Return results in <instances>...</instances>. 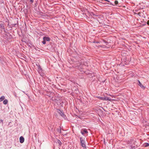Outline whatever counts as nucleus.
I'll list each match as a JSON object with an SVG mask.
<instances>
[{
	"instance_id": "nucleus-1",
	"label": "nucleus",
	"mask_w": 149,
	"mask_h": 149,
	"mask_svg": "<svg viewBox=\"0 0 149 149\" xmlns=\"http://www.w3.org/2000/svg\"><path fill=\"white\" fill-rule=\"evenodd\" d=\"M57 112L64 119L66 118V117L65 115L64 114L63 111H61L58 109H56Z\"/></svg>"
},
{
	"instance_id": "nucleus-2",
	"label": "nucleus",
	"mask_w": 149,
	"mask_h": 149,
	"mask_svg": "<svg viewBox=\"0 0 149 149\" xmlns=\"http://www.w3.org/2000/svg\"><path fill=\"white\" fill-rule=\"evenodd\" d=\"M80 143L81 144V146L85 148H86V145L85 143V141L83 140L82 137H81L80 138Z\"/></svg>"
},
{
	"instance_id": "nucleus-3",
	"label": "nucleus",
	"mask_w": 149,
	"mask_h": 149,
	"mask_svg": "<svg viewBox=\"0 0 149 149\" xmlns=\"http://www.w3.org/2000/svg\"><path fill=\"white\" fill-rule=\"evenodd\" d=\"M38 69L37 70V71L39 74H40L42 71V69L41 68L40 65H39L38 66Z\"/></svg>"
},
{
	"instance_id": "nucleus-4",
	"label": "nucleus",
	"mask_w": 149,
	"mask_h": 149,
	"mask_svg": "<svg viewBox=\"0 0 149 149\" xmlns=\"http://www.w3.org/2000/svg\"><path fill=\"white\" fill-rule=\"evenodd\" d=\"M50 40V38L48 37L44 36L43 37V40H45L46 41H49Z\"/></svg>"
},
{
	"instance_id": "nucleus-5",
	"label": "nucleus",
	"mask_w": 149,
	"mask_h": 149,
	"mask_svg": "<svg viewBox=\"0 0 149 149\" xmlns=\"http://www.w3.org/2000/svg\"><path fill=\"white\" fill-rule=\"evenodd\" d=\"M138 82L139 83L138 85L139 86L142 88L144 89L145 88V87L143 86L142 84L141 83L140 81L139 80H138Z\"/></svg>"
},
{
	"instance_id": "nucleus-6",
	"label": "nucleus",
	"mask_w": 149,
	"mask_h": 149,
	"mask_svg": "<svg viewBox=\"0 0 149 149\" xmlns=\"http://www.w3.org/2000/svg\"><path fill=\"white\" fill-rule=\"evenodd\" d=\"M24 138L23 137L21 136L20 137L19 141H20V143H23L24 141Z\"/></svg>"
},
{
	"instance_id": "nucleus-7",
	"label": "nucleus",
	"mask_w": 149,
	"mask_h": 149,
	"mask_svg": "<svg viewBox=\"0 0 149 149\" xmlns=\"http://www.w3.org/2000/svg\"><path fill=\"white\" fill-rule=\"evenodd\" d=\"M88 132L87 131L86 129H84L83 130L81 131V133L82 135H84L85 133H87Z\"/></svg>"
},
{
	"instance_id": "nucleus-8",
	"label": "nucleus",
	"mask_w": 149,
	"mask_h": 149,
	"mask_svg": "<svg viewBox=\"0 0 149 149\" xmlns=\"http://www.w3.org/2000/svg\"><path fill=\"white\" fill-rule=\"evenodd\" d=\"M0 28L1 29H4V24L3 23H1L0 24Z\"/></svg>"
},
{
	"instance_id": "nucleus-9",
	"label": "nucleus",
	"mask_w": 149,
	"mask_h": 149,
	"mask_svg": "<svg viewBox=\"0 0 149 149\" xmlns=\"http://www.w3.org/2000/svg\"><path fill=\"white\" fill-rule=\"evenodd\" d=\"M79 63L80 64V65H82L83 64H84V62L83 61V60L82 59H80L79 61Z\"/></svg>"
},
{
	"instance_id": "nucleus-10",
	"label": "nucleus",
	"mask_w": 149,
	"mask_h": 149,
	"mask_svg": "<svg viewBox=\"0 0 149 149\" xmlns=\"http://www.w3.org/2000/svg\"><path fill=\"white\" fill-rule=\"evenodd\" d=\"M109 3H109L110 4H111V5H113V6H114L115 5H117L118 3V1H116V0L115 1V2H114V4H112L110 2Z\"/></svg>"
},
{
	"instance_id": "nucleus-11",
	"label": "nucleus",
	"mask_w": 149,
	"mask_h": 149,
	"mask_svg": "<svg viewBox=\"0 0 149 149\" xmlns=\"http://www.w3.org/2000/svg\"><path fill=\"white\" fill-rule=\"evenodd\" d=\"M57 130L58 132L59 133H61V127H59L57 129Z\"/></svg>"
},
{
	"instance_id": "nucleus-12",
	"label": "nucleus",
	"mask_w": 149,
	"mask_h": 149,
	"mask_svg": "<svg viewBox=\"0 0 149 149\" xmlns=\"http://www.w3.org/2000/svg\"><path fill=\"white\" fill-rule=\"evenodd\" d=\"M98 98L103 100H106L105 97H98Z\"/></svg>"
},
{
	"instance_id": "nucleus-13",
	"label": "nucleus",
	"mask_w": 149,
	"mask_h": 149,
	"mask_svg": "<svg viewBox=\"0 0 149 149\" xmlns=\"http://www.w3.org/2000/svg\"><path fill=\"white\" fill-rule=\"evenodd\" d=\"M5 99V97L4 96H2L0 98V102L3 101Z\"/></svg>"
},
{
	"instance_id": "nucleus-14",
	"label": "nucleus",
	"mask_w": 149,
	"mask_h": 149,
	"mask_svg": "<svg viewBox=\"0 0 149 149\" xmlns=\"http://www.w3.org/2000/svg\"><path fill=\"white\" fill-rule=\"evenodd\" d=\"M134 141L133 140L131 139L130 141H128L127 143L129 144H132V143H133Z\"/></svg>"
},
{
	"instance_id": "nucleus-15",
	"label": "nucleus",
	"mask_w": 149,
	"mask_h": 149,
	"mask_svg": "<svg viewBox=\"0 0 149 149\" xmlns=\"http://www.w3.org/2000/svg\"><path fill=\"white\" fill-rule=\"evenodd\" d=\"M8 102V101L6 99L5 100L3 101V103L4 104H7Z\"/></svg>"
},
{
	"instance_id": "nucleus-16",
	"label": "nucleus",
	"mask_w": 149,
	"mask_h": 149,
	"mask_svg": "<svg viewBox=\"0 0 149 149\" xmlns=\"http://www.w3.org/2000/svg\"><path fill=\"white\" fill-rule=\"evenodd\" d=\"M105 98H106V100H108V101H110L111 100V99L110 97H105Z\"/></svg>"
},
{
	"instance_id": "nucleus-17",
	"label": "nucleus",
	"mask_w": 149,
	"mask_h": 149,
	"mask_svg": "<svg viewBox=\"0 0 149 149\" xmlns=\"http://www.w3.org/2000/svg\"><path fill=\"white\" fill-rule=\"evenodd\" d=\"M57 142L59 145L60 146H61V145L62 144V143H61V142L59 140H57Z\"/></svg>"
},
{
	"instance_id": "nucleus-18",
	"label": "nucleus",
	"mask_w": 149,
	"mask_h": 149,
	"mask_svg": "<svg viewBox=\"0 0 149 149\" xmlns=\"http://www.w3.org/2000/svg\"><path fill=\"white\" fill-rule=\"evenodd\" d=\"M149 146V144L148 143H146L145 144V147H148V146Z\"/></svg>"
},
{
	"instance_id": "nucleus-19",
	"label": "nucleus",
	"mask_w": 149,
	"mask_h": 149,
	"mask_svg": "<svg viewBox=\"0 0 149 149\" xmlns=\"http://www.w3.org/2000/svg\"><path fill=\"white\" fill-rule=\"evenodd\" d=\"M46 41L45 40H43V41L42 42L43 44H46Z\"/></svg>"
},
{
	"instance_id": "nucleus-20",
	"label": "nucleus",
	"mask_w": 149,
	"mask_h": 149,
	"mask_svg": "<svg viewBox=\"0 0 149 149\" xmlns=\"http://www.w3.org/2000/svg\"><path fill=\"white\" fill-rule=\"evenodd\" d=\"M16 25V24H12L11 27L15 26V25Z\"/></svg>"
},
{
	"instance_id": "nucleus-21",
	"label": "nucleus",
	"mask_w": 149,
	"mask_h": 149,
	"mask_svg": "<svg viewBox=\"0 0 149 149\" xmlns=\"http://www.w3.org/2000/svg\"><path fill=\"white\" fill-rule=\"evenodd\" d=\"M131 149H135L134 146L133 147L132 146H131Z\"/></svg>"
},
{
	"instance_id": "nucleus-22",
	"label": "nucleus",
	"mask_w": 149,
	"mask_h": 149,
	"mask_svg": "<svg viewBox=\"0 0 149 149\" xmlns=\"http://www.w3.org/2000/svg\"><path fill=\"white\" fill-rule=\"evenodd\" d=\"M30 1L31 3H33V0H30Z\"/></svg>"
},
{
	"instance_id": "nucleus-23",
	"label": "nucleus",
	"mask_w": 149,
	"mask_h": 149,
	"mask_svg": "<svg viewBox=\"0 0 149 149\" xmlns=\"http://www.w3.org/2000/svg\"><path fill=\"white\" fill-rule=\"evenodd\" d=\"M93 43H99V42H95V41H93Z\"/></svg>"
},
{
	"instance_id": "nucleus-24",
	"label": "nucleus",
	"mask_w": 149,
	"mask_h": 149,
	"mask_svg": "<svg viewBox=\"0 0 149 149\" xmlns=\"http://www.w3.org/2000/svg\"><path fill=\"white\" fill-rule=\"evenodd\" d=\"M0 121H1V122H2V124L3 123V120L1 119Z\"/></svg>"
},
{
	"instance_id": "nucleus-25",
	"label": "nucleus",
	"mask_w": 149,
	"mask_h": 149,
	"mask_svg": "<svg viewBox=\"0 0 149 149\" xmlns=\"http://www.w3.org/2000/svg\"><path fill=\"white\" fill-rule=\"evenodd\" d=\"M147 24L149 25V20H148L147 22Z\"/></svg>"
},
{
	"instance_id": "nucleus-26",
	"label": "nucleus",
	"mask_w": 149,
	"mask_h": 149,
	"mask_svg": "<svg viewBox=\"0 0 149 149\" xmlns=\"http://www.w3.org/2000/svg\"><path fill=\"white\" fill-rule=\"evenodd\" d=\"M101 3H103V4H105V3H104L103 2H101Z\"/></svg>"
},
{
	"instance_id": "nucleus-27",
	"label": "nucleus",
	"mask_w": 149,
	"mask_h": 149,
	"mask_svg": "<svg viewBox=\"0 0 149 149\" xmlns=\"http://www.w3.org/2000/svg\"><path fill=\"white\" fill-rule=\"evenodd\" d=\"M103 42H105V43H106V42H105V41L104 40H103Z\"/></svg>"
},
{
	"instance_id": "nucleus-28",
	"label": "nucleus",
	"mask_w": 149,
	"mask_h": 149,
	"mask_svg": "<svg viewBox=\"0 0 149 149\" xmlns=\"http://www.w3.org/2000/svg\"><path fill=\"white\" fill-rule=\"evenodd\" d=\"M80 70L81 71H82L83 70Z\"/></svg>"
},
{
	"instance_id": "nucleus-29",
	"label": "nucleus",
	"mask_w": 149,
	"mask_h": 149,
	"mask_svg": "<svg viewBox=\"0 0 149 149\" xmlns=\"http://www.w3.org/2000/svg\"><path fill=\"white\" fill-rule=\"evenodd\" d=\"M15 96L16 97V96H16V94H15Z\"/></svg>"
},
{
	"instance_id": "nucleus-30",
	"label": "nucleus",
	"mask_w": 149,
	"mask_h": 149,
	"mask_svg": "<svg viewBox=\"0 0 149 149\" xmlns=\"http://www.w3.org/2000/svg\"><path fill=\"white\" fill-rule=\"evenodd\" d=\"M80 67V66H79V68H79V67Z\"/></svg>"
},
{
	"instance_id": "nucleus-31",
	"label": "nucleus",
	"mask_w": 149,
	"mask_h": 149,
	"mask_svg": "<svg viewBox=\"0 0 149 149\" xmlns=\"http://www.w3.org/2000/svg\"><path fill=\"white\" fill-rule=\"evenodd\" d=\"M100 47H102V46H100Z\"/></svg>"
}]
</instances>
